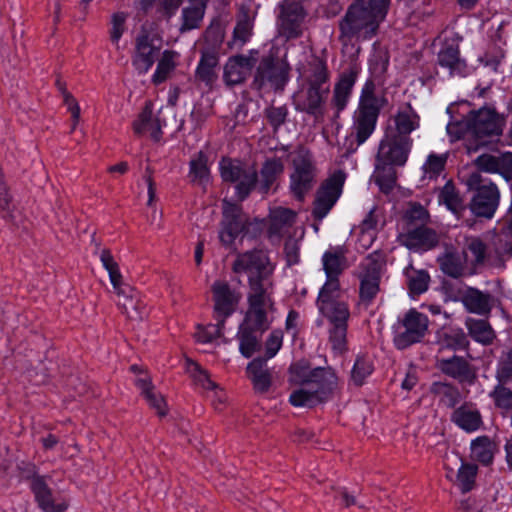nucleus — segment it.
<instances>
[{
  "label": "nucleus",
  "mask_w": 512,
  "mask_h": 512,
  "mask_svg": "<svg viewBox=\"0 0 512 512\" xmlns=\"http://www.w3.org/2000/svg\"><path fill=\"white\" fill-rule=\"evenodd\" d=\"M289 381L300 386L289 397V402L295 407H314L325 402L337 386L334 370L330 367L311 368L306 362L290 366Z\"/></svg>",
  "instance_id": "obj_1"
},
{
  "label": "nucleus",
  "mask_w": 512,
  "mask_h": 512,
  "mask_svg": "<svg viewBox=\"0 0 512 512\" xmlns=\"http://www.w3.org/2000/svg\"><path fill=\"white\" fill-rule=\"evenodd\" d=\"M390 0H355L338 24V39L343 46L354 40H369L377 34L384 21Z\"/></svg>",
  "instance_id": "obj_2"
},
{
  "label": "nucleus",
  "mask_w": 512,
  "mask_h": 512,
  "mask_svg": "<svg viewBox=\"0 0 512 512\" xmlns=\"http://www.w3.org/2000/svg\"><path fill=\"white\" fill-rule=\"evenodd\" d=\"M385 104L386 99L376 94L374 81L367 80L353 114L352 134L355 136L357 146L365 143L375 131L379 114Z\"/></svg>",
  "instance_id": "obj_3"
},
{
  "label": "nucleus",
  "mask_w": 512,
  "mask_h": 512,
  "mask_svg": "<svg viewBox=\"0 0 512 512\" xmlns=\"http://www.w3.org/2000/svg\"><path fill=\"white\" fill-rule=\"evenodd\" d=\"M248 286V310L245 316L247 323L255 328L269 329L270 316L274 311V284L271 276L251 280Z\"/></svg>",
  "instance_id": "obj_4"
},
{
  "label": "nucleus",
  "mask_w": 512,
  "mask_h": 512,
  "mask_svg": "<svg viewBox=\"0 0 512 512\" xmlns=\"http://www.w3.org/2000/svg\"><path fill=\"white\" fill-rule=\"evenodd\" d=\"M505 120L494 108L483 107L477 111H471L465 125L467 134L475 140V144L467 143L468 153L476 152L480 146L488 143L487 138L500 136L503 131Z\"/></svg>",
  "instance_id": "obj_5"
},
{
  "label": "nucleus",
  "mask_w": 512,
  "mask_h": 512,
  "mask_svg": "<svg viewBox=\"0 0 512 512\" xmlns=\"http://www.w3.org/2000/svg\"><path fill=\"white\" fill-rule=\"evenodd\" d=\"M290 71L286 59L273 53L264 55L255 69L252 86L259 91H283L289 81Z\"/></svg>",
  "instance_id": "obj_6"
},
{
  "label": "nucleus",
  "mask_w": 512,
  "mask_h": 512,
  "mask_svg": "<svg viewBox=\"0 0 512 512\" xmlns=\"http://www.w3.org/2000/svg\"><path fill=\"white\" fill-rule=\"evenodd\" d=\"M467 187L474 191L469 207L476 217L491 219L498 208L500 193L497 186L482 177L479 172L469 174L466 179Z\"/></svg>",
  "instance_id": "obj_7"
},
{
  "label": "nucleus",
  "mask_w": 512,
  "mask_h": 512,
  "mask_svg": "<svg viewBox=\"0 0 512 512\" xmlns=\"http://www.w3.org/2000/svg\"><path fill=\"white\" fill-rule=\"evenodd\" d=\"M292 169L291 193L297 200L303 201L314 187L317 178V168L311 152L305 148H299L293 155Z\"/></svg>",
  "instance_id": "obj_8"
},
{
  "label": "nucleus",
  "mask_w": 512,
  "mask_h": 512,
  "mask_svg": "<svg viewBox=\"0 0 512 512\" xmlns=\"http://www.w3.org/2000/svg\"><path fill=\"white\" fill-rule=\"evenodd\" d=\"M214 301V311L217 315L218 323L211 326L213 334L199 335V341L206 343L211 342L213 338L221 336V329L224 326L225 319L230 316L240 299V295L231 289L226 281H215L211 286Z\"/></svg>",
  "instance_id": "obj_9"
},
{
  "label": "nucleus",
  "mask_w": 512,
  "mask_h": 512,
  "mask_svg": "<svg viewBox=\"0 0 512 512\" xmlns=\"http://www.w3.org/2000/svg\"><path fill=\"white\" fill-rule=\"evenodd\" d=\"M346 180V173L338 169L331 173L319 186L313 202L312 215L321 221L327 216L339 199Z\"/></svg>",
  "instance_id": "obj_10"
},
{
  "label": "nucleus",
  "mask_w": 512,
  "mask_h": 512,
  "mask_svg": "<svg viewBox=\"0 0 512 512\" xmlns=\"http://www.w3.org/2000/svg\"><path fill=\"white\" fill-rule=\"evenodd\" d=\"M249 218L242 207L226 199L222 202V220L220 222L219 240L230 247L235 239L247 229Z\"/></svg>",
  "instance_id": "obj_11"
},
{
  "label": "nucleus",
  "mask_w": 512,
  "mask_h": 512,
  "mask_svg": "<svg viewBox=\"0 0 512 512\" xmlns=\"http://www.w3.org/2000/svg\"><path fill=\"white\" fill-rule=\"evenodd\" d=\"M428 317L415 309H410L403 317L399 330L394 337L398 349H405L420 342L428 331Z\"/></svg>",
  "instance_id": "obj_12"
},
{
  "label": "nucleus",
  "mask_w": 512,
  "mask_h": 512,
  "mask_svg": "<svg viewBox=\"0 0 512 512\" xmlns=\"http://www.w3.org/2000/svg\"><path fill=\"white\" fill-rule=\"evenodd\" d=\"M277 28L281 36L286 39H295L303 34V23L306 11L302 4L295 0H284L279 6Z\"/></svg>",
  "instance_id": "obj_13"
},
{
  "label": "nucleus",
  "mask_w": 512,
  "mask_h": 512,
  "mask_svg": "<svg viewBox=\"0 0 512 512\" xmlns=\"http://www.w3.org/2000/svg\"><path fill=\"white\" fill-rule=\"evenodd\" d=\"M231 269L235 274H246L248 283L260 277L271 276L273 272L268 256L258 249L237 253Z\"/></svg>",
  "instance_id": "obj_14"
},
{
  "label": "nucleus",
  "mask_w": 512,
  "mask_h": 512,
  "mask_svg": "<svg viewBox=\"0 0 512 512\" xmlns=\"http://www.w3.org/2000/svg\"><path fill=\"white\" fill-rule=\"evenodd\" d=\"M462 252L473 269L483 266L488 260L501 254L496 238L489 235L465 237Z\"/></svg>",
  "instance_id": "obj_15"
},
{
  "label": "nucleus",
  "mask_w": 512,
  "mask_h": 512,
  "mask_svg": "<svg viewBox=\"0 0 512 512\" xmlns=\"http://www.w3.org/2000/svg\"><path fill=\"white\" fill-rule=\"evenodd\" d=\"M412 145L413 140L403 139L386 132L379 143L376 161L403 166L408 159Z\"/></svg>",
  "instance_id": "obj_16"
},
{
  "label": "nucleus",
  "mask_w": 512,
  "mask_h": 512,
  "mask_svg": "<svg viewBox=\"0 0 512 512\" xmlns=\"http://www.w3.org/2000/svg\"><path fill=\"white\" fill-rule=\"evenodd\" d=\"M340 291L320 290L316 305L320 314L325 317L330 326L348 324L350 310L348 304L339 300Z\"/></svg>",
  "instance_id": "obj_17"
},
{
  "label": "nucleus",
  "mask_w": 512,
  "mask_h": 512,
  "mask_svg": "<svg viewBox=\"0 0 512 512\" xmlns=\"http://www.w3.org/2000/svg\"><path fill=\"white\" fill-rule=\"evenodd\" d=\"M400 245L413 251H428L439 243V236L435 230L424 225L403 227L397 236Z\"/></svg>",
  "instance_id": "obj_18"
},
{
  "label": "nucleus",
  "mask_w": 512,
  "mask_h": 512,
  "mask_svg": "<svg viewBox=\"0 0 512 512\" xmlns=\"http://www.w3.org/2000/svg\"><path fill=\"white\" fill-rule=\"evenodd\" d=\"M326 282L320 290L340 291L339 277L347 268L346 251L342 247H334L325 251L322 256Z\"/></svg>",
  "instance_id": "obj_19"
},
{
  "label": "nucleus",
  "mask_w": 512,
  "mask_h": 512,
  "mask_svg": "<svg viewBox=\"0 0 512 512\" xmlns=\"http://www.w3.org/2000/svg\"><path fill=\"white\" fill-rule=\"evenodd\" d=\"M160 48V45L155 44V39L148 34L144 33L137 36L132 64L139 74H145L149 71L159 54Z\"/></svg>",
  "instance_id": "obj_20"
},
{
  "label": "nucleus",
  "mask_w": 512,
  "mask_h": 512,
  "mask_svg": "<svg viewBox=\"0 0 512 512\" xmlns=\"http://www.w3.org/2000/svg\"><path fill=\"white\" fill-rule=\"evenodd\" d=\"M392 120L394 128L386 132L403 139L412 140L410 134L420 127V117L410 103L400 106Z\"/></svg>",
  "instance_id": "obj_21"
},
{
  "label": "nucleus",
  "mask_w": 512,
  "mask_h": 512,
  "mask_svg": "<svg viewBox=\"0 0 512 512\" xmlns=\"http://www.w3.org/2000/svg\"><path fill=\"white\" fill-rule=\"evenodd\" d=\"M248 379L256 394H267L273 385V372L268 368L267 359L259 357L250 361L246 367Z\"/></svg>",
  "instance_id": "obj_22"
},
{
  "label": "nucleus",
  "mask_w": 512,
  "mask_h": 512,
  "mask_svg": "<svg viewBox=\"0 0 512 512\" xmlns=\"http://www.w3.org/2000/svg\"><path fill=\"white\" fill-rule=\"evenodd\" d=\"M437 368L461 383L472 384L476 379V373L471 364L460 356L454 355L451 358L438 359Z\"/></svg>",
  "instance_id": "obj_23"
},
{
  "label": "nucleus",
  "mask_w": 512,
  "mask_h": 512,
  "mask_svg": "<svg viewBox=\"0 0 512 512\" xmlns=\"http://www.w3.org/2000/svg\"><path fill=\"white\" fill-rule=\"evenodd\" d=\"M326 98L327 95L320 93L313 87H307L297 91L292 99L297 111L317 117L324 113L323 107Z\"/></svg>",
  "instance_id": "obj_24"
},
{
  "label": "nucleus",
  "mask_w": 512,
  "mask_h": 512,
  "mask_svg": "<svg viewBox=\"0 0 512 512\" xmlns=\"http://www.w3.org/2000/svg\"><path fill=\"white\" fill-rule=\"evenodd\" d=\"M360 68L353 64L340 74L333 89L332 104L338 111H342L349 101L353 87L359 75Z\"/></svg>",
  "instance_id": "obj_25"
},
{
  "label": "nucleus",
  "mask_w": 512,
  "mask_h": 512,
  "mask_svg": "<svg viewBox=\"0 0 512 512\" xmlns=\"http://www.w3.org/2000/svg\"><path fill=\"white\" fill-rule=\"evenodd\" d=\"M256 63L251 56L238 55L228 59L224 66L223 79L229 86L242 83Z\"/></svg>",
  "instance_id": "obj_26"
},
{
  "label": "nucleus",
  "mask_w": 512,
  "mask_h": 512,
  "mask_svg": "<svg viewBox=\"0 0 512 512\" xmlns=\"http://www.w3.org/2000/svg\"><path fill=\"white\" fill-rule=\"evenodd\" d=\"M102 265L107 270L114 292L119 297H128L133 293V288L124 282L118 263L114 260L110 250L103 249L100 254Z\"/></svg>",
  "instance_id": "obj_27"
},
{
  "label": "nucleus",
  "mask_w": 512,
  "mask_h": 512,
  "mask_svg": "<svg viewBox=\"0 0 512 512\" xmlns=\"http://www.w3.org/2000/svg\"><path fill=\"white\" fill-rule=\"evenodd\" d=\"M437 262L445 275L455 279L464 276L469 266L468 258L464 256L463 252L460 254L454 249H447L438 256Z\"/></svg>",
  "instance_id": "obj_28"
},
{
  "label": "nucleus",
  "mask_w": 512,
  "mask_h": 512,
  "mask_svg": "<svg viewBox=\"0 0 512 512\" xmlns=\"http://www.w3.org/2000/svg\"><path fill=\"white\" fill-rule=\"evenodd\" d=\"M297 213L289 208L276 207L269 213V236L282 237L295 224Z\"/></svg>",
  "instance_id": "obj_29"
},
{
  "label": "nucleus",
  "mask_w": 512,
  "mask_h": 512,
  "mask_svg": "<svg viewBox=\"0 0 512 512\" xmlns=\"http://www.w3.org/2000/svg\"><path fill=\"white\" fill-rule=\"evenodd\" d=\"M438 64L448 70L451 76H465L468 73L466 61L460 57L458 46L447 45L438 53Z\"/></svg>",
  "instance_id": "obj_30"
},
{
  "label": "nucleus",
  "mask_w": 512,
  "mask_h": 512,
  "mask_svg": "<svg viewBox=\"0 0 512 512\" xmlns=\"http://www.w3.org/2000/svg\"><path fill=\"white\" fill-rule=\"evenodd\" d=\"M461 302L467 311L478 315H487L492 308V296L472 287L462 292Z\"/></svg>",
  "instance_id": "obj_31"
},
{
  "label": "nucleus",
  "mask_w": 512,
  "mask_h": 512,
  "mask_svg": "<svg viewBox=\"0 0 512 512\" xmlns=\"http://www.w3.org/2000/svg\"><path fill=\"white\" fill-rule=\"evenodd\" d=\"M31 489L39 506L45 512H64L66 510L67 505L65 503H54L52 492L43 477L34 476L31 480Z\"/></svg>",
  "instance_id": "obj_32"
},
{
  "label": "nucleus",
  "mask_w": 512,
  "mask_h": 512,
  "mask_svg": "<svg viewBox=\"0 0 512 512\" xmlns=\"http://www.w3.org/2000/svg\"><path fill=\"white\" fill-rule=\"evenodd\" d=\"M358 306L367 309L380 293L381 275L359 272Z\"/></svg>",
  "instance_id": "obj_33"
},
{
  "label": "nucleus",
  "mask_w": 512,
  "mask_h": 512,
  "mask_svg": "<svg viewBox=\"0 0 512 512\" xmlns=\"http://www.w3.org/2000/svg\"><path fill=\"white\" fill-rule=\"evenodd\" d=\"M267 329L255 328L245 322L239 331V350L241 354L250 358L255 352L261 348V335Z\"/></svg>",
  "instance_id": "obj_34"
},
{
  "label": "nucleus",
  "mask_w": 512,
  "mask_h": 512,
  "mask_svg": "<svg viewBox=\"0 0 512 512\" xmlns=\"http://www.w3.org/2000/svg\"><path fill=\"white\" fill-rule=\"evenodd\" d=\"M219 63L217 53L213 51H205L201 55L195 72L197 81L203 82L207 87L211 88L217 80L216 68Z\"/></svg>",
  "instance_id": "obj_35"
},
{
  "label": "nucleus",
  "mask_w": 512,
  "mask_h": 512,
  "mask_svg": "<svg viewBox=\"0 0 512 512\" xmlns=\"http://www.w3.org/2000/svg\"><path fill=\"white\" fill-rule=\"evenodd\" d=\"M452 421L466 432H474L482 425V417L478 409L472 405H462L452 414Z\"/></svg>",
  "instance_id": "obj_36"
},
{
  "label": "nucleus",
  "mask_w": 512,
  "mask_h": 512,
  "mask_svg": "<svg viewBox=\"0 0 512 512\" xmlns=\"http://www.w3.org/2000/svg\"><path fill=\"white\" fill-rule=\"evenodd\" d=\"M208 0H190L189 5L182 10L180 32L190 31L200 27Z\"/></svg>",
  "instance_id": "obj_37"
},
{
  "label": "nucleus",
  "mask_w": 512,
  "mask_h": 512,
  "mask_svg": "<svg viewBox=\"0 0 512 512\" xmlns=\"http://www.w3.org/2000/svg\"><path fill=\"white\" fill-rule=\"evenodd\" d=\"M133 130L136 134L149 132L154 141H159L162 135L161 123L158 118L152 115V109L146 105L138 118L133 122Z\"/></svg>",
  "instance_id": "obj_38"
},
{
  "label": "nucleus",
  "mask_w": 512,
  "mask_h": 512,
  "mask_svg": "<svg viewBox=\"0 0 512 512\" xmlns=\"http://www.w3.org/2000/svg\"><path fill=\"white\" fill-rule=\"evenodd\" d=\"M283 171L284 165L281 159L276 157L267 159L260 170L261 180L258 186L259 191L262 194L268 193L272 184Z\"/></svg>",
  "instance_id": "obj_39"
},
{
  "label": "nucleus",
  "mask_w": 512,
  "mask_h": 512,
  "mask_svg": "<svg viewBox=\"0 0 512 512\" xmlns=\"http://www.w3.org/2000/svg\"><path fill=\"white\" fill-rule=\"evenodd\" d=\"M471 458L483 465L492 463L496 444L488 436H480L471 442Z\"/></svg>",
  "instance_id": "obj_40"
},
{
  "label": "nucleus",
  "mask_w": 512,
  "mask_h": 512,
  "mask_svg": "<svg viewBox=\"0 0 512 512\" xmlns=\"http://www.w3.org/2000/svg\"><path fill=\"white\" fill-rule=\"evenodd\" d=\"M239 180L235 181V191L239 201L245 200L253 189L256 188L258 182V172L254 166L245 164Z\"/></svg>",
  "instance_id": "obj_41"
},
{
  "label": "nucleus",
  "mask_w": 512,
  "mask_h": 512,
  "mask_svg": "<svg viewBox=\"0 0 512 512\" xmlns=\"http://www.w3.org/2000/svg\"><path fill=\"white\" fill-rule=\"evenodd\" d=\"M466 327L469 335L476 341L483 345H490L496 338V334L491 325L482 319L468 318Z\"/></svg>",
  "instance_id": "obj_42"
},
{
  "label": "nucleus",
  "mask_w": 512,
  "mask_h": 512,
  "mask_svg": "<svg viewBox=\"0 0 512 512\" xmlns=\"http://www.w3.org/2000/svg\"><path fill=\"white\" fill-rule=\"evenodd\" d=\"M136 385L141 390L150 407L155 409L159 416H165L167 414L166 402L163 396L154 390L151 381L147 378H139L136 380Z\"/></svg>",
  "instance_id": "obj_43"
},
{
  "label": "nucleus",
  "mask_w": 512,
  "mask_h": 512,
  "mask_svg": "<svg viewBox=\"0 0 512 512\" xmlns=\"http://www.w3.org/2000/svg\"><path fill=\"white\" fill-rule=\"evenodd\" d=\"M329 72L324 61L316 59L312 64V71L307 78V87H313L315 90L328 96L329 94Z\"/></svg>",
  "instance_id": "obj_44"
},
{
  "label": "nucleus",
  "mask_w": 512,
  "mask_h": 512,
  "mask_svg": "<svg viewBox=\"0 0 512 512\" xmlns=\"http://www.w3.org/2000/svg\"><path fill=\"white\" fill-rule=\"evenodd\" d=\"M179 57V53L173 50H165L162 53V57L158 61L157 68L155 73L152 76V81L154 84L158 85L163 83L170 73L176 67V61Z\"/></svg>",
  "instance_id": "obj_45"
},
{
  "label": "nucleus",
  "mask_w": 512,
  "mask_h": 512,
  "mask_svg": "<svg viewBox=\"0 0 512 512\" xmlns=\"http://www.w3.org/2000/svg\"><path fill=\"white\" fill-rule=\"evenodd\" d=\"M430 392L450 408L459 403L461 398L458 388L446 382H434L430 387Z\"/></svg>",
  "instance_id": "obj_46"
},
{
  "label": "nucleus",
  "mask_w": 512,
  "mask_h": 512,
  "mask_svg": "<svg viewBox=\"0 0 512 512\" xmlns=\"http://www.w3.org/2000/svg\"><path fill=\"white\" fill-rule=\"evenodd\" d=\"M439 202L443 203L453 213H459L464 209V202L459 192L451 181H448L440 190Z\"/></svg>",
  "instance_id": "obj_47"
},
{
  "label": "nucleus",
  "mask_w": 512,
  "mask_h": 512,
  "mask_svg": "<svg viewBox=\"0 0 512 512\" xmlns=\"http://www.w3.org/2000/svg\"><path fill=\"white\" fill-rule=\"evenodd\" d=\"M478 467L472 463L462 462L456 475L455 484L463 492H469L475 485V479L477 476Z\"/></svg>",
  "instance_id": "obj_48"
},
{
  "label": "nucleus",
  "mask_w": 512,
  "mask_h": 512,
  "mask_svg": "<svg viewBox=\"0 0 512 512\" xmlns=\"http://www.w3.org/2000/svg\"><path fill=\"white\" fill-rule=\"evenodd\" d=\"M394 164H384L376 161L375 181L381 190L388 192L396 183V171Z\"/></svg>",
  "instance_id": "obj_49"
},
{
  "label": "nucleus",
  "mask_w": 512,
  "mask_h": 512,
  "mask_svg": "<svg viewBox=\"0 0 512 512\" xmlns=\"http://www.w3.org/2000/svg\"><path fill=\"white\" fill-rule=\"evenodd\" d=\"M408 287L412 294L420 295L428 289L430 276L425 270L407 269Z\"/></svg>",
  "instance_id": "obj_50"
},
{
  "label": "nucleus",
  "mask_w": 512,
  "mask_h": 512,
  "mask_svg": "<svg viewBox=\"0 0 512 512\" xmlns=\"http://www.w3.org/2000/svg\"><path fill=\"white\" fill-rule=\"evenodd\" d=\"M347 329L348 324H336L329 327V343L334 352L341 354L347 350Z\"/></svg>",
  "instance_id": "obj_51"
},
{
  "label": "nucleus",
  "mask_w": 512,
  "mask_h": 512,
  "mask_svg": "<svg viewBox=\"0 0 512 512\" xmlns=\"http://www.w3.org/2000/svg\"><path fill=\"white\" fill-rule=\"evenodd\" d=\"M245 163L240 160L222 158L219 162L220 175L223 181L234 183L239 180V175Z\"/></svg>",
  "instance_id": "obj_52"
},
{
  "label": "nucleus",
  "mask_w": 512,
  "mask_h": 512,
  "mask_svg": "<svg viewBox=\"0 0 512 512\" xmlns=\"http://www.w3.org/2000/svg\"><path fill=\"white\" fill-rule=\"evenodd\" d=\"M189 176L194 182L203 183L208 180L209 168L207 166V157L202 151L190 161Z\"/></svg>",
  "instance_id": "obj_53"
},
{
  "label": "nucleus",
  "mask_w": 512,
  "mask_h": 512,
  "mask_svg": "<svg viewBox=\"0 0 512 512\" xmlns=\"http://www.w3.org/2000/svg\"><path fill=\"white\" fill-rule=\"evenodd\" d=\"M186 370L195 383L204 389L212 390L216 388V384L210 379L207 371L202 369L198 363L191 359H186Z\"/></svg>",
  "instance_id": "obj_54"
},
{
  "label": "nucleus",
  "mask_w": 512,
  "mask_h": 512,
  "mask_svg": "<svg viewBox=\"0 0 512 512\" xmlns=\"http://www.w3.org/2000/svg\"><path fill=\"white\" fill-rule=\"evenodd\" d=\"M447 158V154H430L423 165L425 177L430 179L438 177L445 168Z\"/></svg>",
  "instance_id": "obj_55"
},
{
  "label": "nucleus",
  "mask_w": 512,
  "mask_h": 512,
  "mask_svg": "<svg viewBox=\"0 0 512 512\" xmlns=\"http://www.w3.org/2000/svg\"><path fill=\"white\" fill-rule=\"evenodd\" d=\"M386 263L385 254L376 250L369 254L360 265V272L381 275V269Z\"/></svg>",
  "instance_id": "obj_56"
},
{
  "label": "nucleus",
  "mask_w": 512,
  "mask_h": 512,
  "mask_svg": "<svg viewBox=\"0 0 512 512\" xmlns=\"http://www.w3.org/2000/svg\"><path fill=\"white\" fill-rule=\"evenodd\" d=\"M118 305L122 309L123 313L132 320H141L145 316L143 311L144 307L137 299H135L134 292L131 296L123 297V302L119 301Z\"/></svg>",
  "instance_id": "obj_57"
},
{
  "label": "nucleus",
  "mask_w": 512,
  "mask_h": 512,
  "mask_svg": "<svg viewBox=\"0 0 512 512\" xmlns=\"http://www.w3.org/2000/svg\"><path fill=\"white\" fill-rule=\"evenodd\" d=\"M383 224V214L378 207L374 206L369 210L364 219L361 221L359 225V231H370L377 233Z\"/></svg>",
  "instance_id": "obj_58"
},
{
  "label": "nucleus",
  "mask_w": 512,
  "mask_h": 512,
  "mask_svg": "<svg viewBox=\"0 0 512 512\" xmlns=\"http://www.w3.org/2000/svg\"><path fill=\"white\" fill-rule=\"evenodd\" d=\"M429 219L428 211L421 206L420 204L411 205L410 209L407 210L404 216V225L403 227H407L409 225L412 226H420L426 224Z\"/></svg>",
  "instance_id": "obj_59"
},
{
  "label": "nucleus",
  "mask_w": 512,
  "mask_h": 512,
  "mask_svg": "<svg viewBox=\"0 0 512 512\" xmlns=\"http://www.w3.org/2000/svg\"><path fill=\"white\" fill-rule=\"evenodd\" d=\"M252 34V24L249 18L245 15L239 19L233 30V43L242 47L250 38Z\"/></svg>",
  "instance_id": "obj_60"
},
{
  "label": "nucleus",
  "mask_w": 512,
  "mask_h": 512,
  "mask_svg": "<svg viewBox=\"0 0 512 512\" xmlns=\"http://www.w3.org/2000/svg\"><path fill=\"white\" fill-rule=\"evenodd\" d=\"M127 15L124 12L114 13L111 17V28L109 30L111 42L119 48V40L122 37L126 27Z\"/></svg>",
  "instance_id": "obj_61"
},
{
  "label": "nucleus",
  "mask_w": 512,
  "mask_h": 512,
  "mask_svg": "<svg viewBox=\"0 0 512 512\" xmlns=\"http://www.w3.org/2000/svg\"><path fill=\"white\" fill-rule=\"evenodd\" d=\"M373 371L372 362L364 357H359L352 369V380L358 386L362 385L365 378Z\"/></svg>",
  "instance_id": "obj_62"
},
{
  "label": "nucleus",
  "mask_w": 512,
  "mask_h": 512,
  "mask_svg": "<svg viewBox=\"0 0 512 512\" xmlns=\"http://www.w3.org/2000/svg\"><path fill=\"white\" fill-rule=\"evenodd\" d=\"M496 378L499 383H506L512 379V348L501 356Z\"/></svg>",
  "instance_id": "obj_63"
},
{
  "label": "nucleus",
  "mask_w": 512,
  "mask_h": 512,
  "mask_svg": "<svg viewBox=\"0 0 512 512\" xmlns=\"http://www.w3.org/2000/svg\"><path fill=\"white\" fill-rule=\"evenodd\" d=\"M499 383L491 393L495 405L502 409L512 408V391Z\"/></svg>",
  "instance_id": "obj_64"
}]
</instances>
